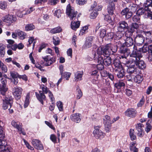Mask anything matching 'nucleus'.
I'll list each match as a JSON object with an SVG mask.
<instances>
[{
    "instance_id": "nucleus-45",
    "label": "nucleus",
    "mask_w": 152,
    "mask_h": 152,
    "mask_svg": "<svg viewBox=\"0 0 152 152\" xmlns=\"http://www.w3.org/2000/svg\"><path fill=\"white\" fill-rule=\"evenodd\" d=\"M83 74L82 73H80L79 72H77L75 74V80L76 81L82 80Z\"/></svg>"
},
{
    "instance_id": "nucleus-31",
    "label": "nucleus",
    "mask_w": 152,
    "mask_h": 152,
    "mask_svg": "<svg viewBox=\"0 0 152 152\" xmlns=\"http://www.w3.org/2000/svg\"><path fill=\"white\" fill-rule=\"evenodd\" d=\"M34 10V9L33 7H31L28 9H26L25 10L26 12L25 13H23V14H20V15L18 13V15L19 17L22 18L23 17V14L25 15L29 14L31 12H32Z\"/></svg>"
},
{
    "instance_id": "nucleus-16",
    "label": "nucleus",
    "mask_w": 152,
    "mask_h": 152,
    "mask_svg": "<svg viewBox=\"0 0 152 152\" xmlns=\"http://www.w3.org/2000/svg\"><path fill=\"white\" fill-rule=\"evenodd\" d=\"M32 144L34 148L38 150H42L43 149V145L40 141L36 139H33L32 141Z\"/></svg>"
},
{
    "instance_id": "nucleus-61",
    "label": "nucleus",
    "mask_w": 152,
    "mask_h": 152,
    "mask_svg": "<svg viewBox=\"0 0 152 152\" xmlns=\"http://www.w3.org/2000/svg\"><path fill=\"white\" fill-rule=\"evenodd\" d=\"M23 140L25 143V145L28 149L32 151H33L34 150V148L31 145H30L28 143L27 141H26L25 139H23Z\"/></svg>"
},
{
    "instance_id": "nucleus-23",
    "label": "nucleus",
    "mask_w": 152,
    "mask_h": 152,
    "mask_svg": "<svg viewBox=\"0 0 152 152\" xmlns=\"http://www.w3.org/2000/svg\"><path fill=\"white\" fill-rule=\"evenodd\" d=\"M115 9V4L114 3H108L107 8V10L108 13L110 14L111 15L113 14L114 11Z\"/></svg>"
},
{
    "instance_id": "nucleus-56",
    "label": "nucleus",
    "mask_w": 152,
    "mask_h": 152,
    "mask_svg": "<svg viewBox=\"0 0 152 152\" xmlns=\"http://www.w3.org/2000/svg\"><path fill=\"white\" fill-rule=\"evenodd\" d=\"M71 75V73L67 72H65L63 74L62 77H63L64 78H65L66 80H68Z\"/></svg>"
},
{
    "instance_id": "nucleus-9",
    "label": "nucleus",
    "mask_w": 152,
    "mask_h": 152,
    "mask_svg": "<svg viewBox=\"0 0 152 152\" xmlns=\"http://www.w3.org/2000/svg\"><path fill=\"white\" fill-rule=\"evenodd\" d=\"M145 38L144 44L147 45H152V36L151 31H145L144 32Z\"/></svg>"
},
{
    "instance_id": "nucleus-39",
    "label": "nucleus",
    "mask_w": 152,
    "mask_h": 152,
    "mask_svg": "<svg viewBox=\"0 0 152 152\" xmlns=\"http://www.w3.org/2000/svg\"><path fill=\"white\" fill-rule=\"evenodd\" d=\"M104 19L107 21L108 23H110L111 25H113L114 24V19L113 20L112 18L109 15H107L105 16Z\"/></svg>"
},
{
    "instance_id": "nucleus-43",
    "label": "nucleus",
    "mask_w": 152,
    "mask_h": 152,
    "mask_svg": "<svg viewBox=\"0 0 152 152\" xmlns=\"http://www.w3.org/2000/svg\"><path fill=\"white\" fill-rule=\"evenodd\" d=\"M62 29L60 27H58L52 29L50 31V32L52 34H56L59 33L61 31Z\"/></svg>"
},
{
    "instance_id": "nucleus-24",
    "label": "nucleus",
    "mask_w": 152,
    "mask_h": 152,
    "mask_svg": "<svg viewBox=\"0 0 152 152\" xmlns=\"http://www.w3.org/2000/svg\"><path fill=\"white\" fill-rule=\"evenodd\" d=\"M128 27V24L125 21H123L119 23V26L118 27V30L119 31L123 32L125 28H127Z\"/></svg>"
},
{
    "instance_id": "nucleus-13",
    "label": "nucleus",
    "mask_w": 152,
    "mask_h": 152,
    "mask_svg": "<svg viewBox=\"0 0 152 152\" xmlns=\"http://www.w3.org/2000/svg\"><path fill=\"white\" fill-rule=\"evenodd\" d=\"M3 21L9 23H11L15 22L16 18L11 15H7L3 17L2 18Z\"/></svg>"
},
{
    "instance_id": "nucleus-22",
    "label": "nucleus",
    "mask_w": 152,
    "mask_h": 152,
    "mask_svg": "<svg viewBox=\"0 0 152 152\" xmlns=\"http://www.w3.org/2000/svg\"><path fill=\"white\" fill-rule=\"evenodd\" d=\"M122 15H125V17L126 19L130 18L132 15V13L131 11H129V9L126 8L123 9L121 12Z\"/></svg>"
},
{
    "instance_id": "nucleus-36",
    "label": "nucleus",
    "mask_w": 152,
    "mask_h": 152,
    "mask_svg": "<svg viewBox=\"0 0 152 152\" xmlns=\"http://www.w3.org/2000/svg\"><path fill=\"white\" fill-rule=\"evenodd\" d=\"M35 28L34 26L32 24H28L26 25L25 27V30L28 31L34 30Z\"/></svg>"
},
{
    "instance_id": "nucleus-12",
    "label": "nucleus",
    "mask_w": 152,
    "mask_h": 152,
    "mask_svg": "<svg viewBox=\"0 0 152 152\" xmlns=\"http://www.w3.org/2000/svg\"><path fill=\"white\" fill-rule=\"evenodd\" d=\"M143 125L141 123L138 124L136 126V128L137 131V136L140 137H143L144 134L143 130Z\"/></svg>"
},
{
    "instance_id": "nucleus-30",
    "label": "nucleus",
    "mask_w": 152,
    "mask_h": 152,
    "mask_svg": "<svg viewBox=\"0 0 152 152\" xmlns=\"http://www.w3.org/2000/svg\"><path fill=\"white\" fill-rule=\"evenodd\" d=\"M111 63V59L110 57L107 56L106 57V58H104L103 63L105 66H109L110 65Z\"/></svg>"
},
{
    "instance_id": "nucleus-64",
    "label": "nucleus",
    "mask_w": 152,
    "mask_h": 152,
    "mask_svg": "<svg viewBox=\"0 0 152 152\" xmlns=\"http://www.w3.org/2000/svg\"><path fill=\"white\" fill-rule=\"evenodd\" d=\"M50 140L54 143H56L57 142V138L55 135L52 134L50 137Z\"/></svg>"
},
{
    "instance_id": "nucleus-41",
    "label": "nucleus",
    "mask_w": 152,
    "mask_h": 152,
    "mask_svg": "<svg viewBox=\"0 0 152 152\" xmlns=\"http://www.w3.org/2000/svg\"><path fill=\"white\" fill-rule=\"evenodd\" d=\"M93 58L94 60H97L98 64H103L104 59L103 57L102 56H98L96 57H95L94 56Z\"/></svg>"
},
{
    "instance_id": "nucleus-50",
    "label": "nucleus",
    "mask_w": 152,
    "mask_h": 152,
    "mask_svg": "<svg viewBox=\"0 0 152 152\" xmlns=\"http://www.w3.org/2000/svg\"><path fill=\"white\" fill-rule=\"evenodd\" d=\"M76 90L77 92V99H79L83 95V93L78 86H77L76 87Z\"/></svg>"
},
{
    "instance_id": "nucleus-57",
    "label": "nucleus",
    "mask_w": 152,
    "mask_h": 152,
    "mask_svg": "<svg viewBox=\"0 0 152 152\" xmlns=\"http://www.w3.org/2000/svg\"><path fill=\"white\" fill-rule=\"evenodd\" d=\"M28 44L29 45H31L32 43H33V46L34 47L35 45V44L36 42V40L34 39V37H30L28 40Z\"/></svg>"
},
{
    "instance_id": "nucleus-18",
    "label": "nucleus",
    "mask_w": 152,
    "mask_h": 152,
    "mask_svg": "<svg viewBox=\"0 0 152 152\" xmlns=\"http://www.w3.org/2000/svg\"><path fill=\"white\" fill-rule=\"evenodd\" d=\"M136 113L135 110L132 108L128 109L125 112V115L131 118L134 117Z\"/></svg>"
},
{
    "instance_id": "nucleus-7",
    "label": "nucleus",
    "mask_w": 152,
    "mask_h": 152,
    "mask_svg": "<svg viewBox=\"0 0 152 152\" xmlns=\"http://www.w3.org/2000/svg\"><path fill=\"white\" fill-rule=\"evenodd\" d=\"M66 13L72 20L75 19L77 15L76 12H75L74 10L72 8H71L69 5H68L67 7Z\"/></svg>"
},
{
    "instance_id": "nucleus-58",
    "label": "nucleus",
    "mask_w": 152,
    "mask_h": 152,
    "mask_svg": "<svg viewBox=\"0 0 152 152\" xmlns=\"http://www.w3.org/2000/svg\"><path fill=\"white\" fill-rule=\"evenodd\" d=\"M10 73V75L13 78H16L18 77L19 78V75L17 72L15 71H11Z\"/></svg>"
},
{
    "instance_id": "nucleus-33",
    "label": "nucleus",
    "mask_w": 152,
    "mask_h": 152,
    "mask_svg": "<svg viewBox=\"0 0 152 152\" xmlns=\"http://www.w3.org/2000/svg\"><path fill=\"white\" fill-rule=\"evenodd\" d=\"M80 25V22L79 21L76 22L72 21L71 23V27L72 28L75 30L77 28H79Z\"/></svg>"
},
{
    "instance_id": "nucleus-14",
    "label": "nucleus",
    "mask_w": 152,
    "mask_h": 152,
    "mask_svg": "<svg viewBox=\"0 0 152 152\" xmlns=\"http://www.w3.org/2000/svg\"><path fill=\"white\" fill-rule=\"evenodd\" d=\"M113 45L111 44H108L106 45L103 46V55L104 56L105 55H109L111 53V51L113 52L115 51L113 50L112 49Z\"/></svg>"
},
{
    "instance_id": "nucleus-53",
    "label": "nucleus",
    "mask_w": 152,
    "mask_h": 152,
    "mask_svg": "<svg viewBox=\"0 0 152 152\" xmlns=\"http://www.w3.org/2000/svg\"><path fill=\"white\" fill-rule=\"evenodd\" d=\"M56 105L60 111H62L63 110V105L62 102L60 101H58Z\"/></svg>"
},
{
    "instance_id": "nucleus-25",
    "label": "nucleus",
    "mask_w": 152,
    "mask_h": 152,
    "mask_svg": "<svg viewBox=\"0 0 152 152\" xmlns=\"http://www.w3.org/2000/svg\"><path fill=\"white\" fill-rule=\"evenodd\" d=\"M147 45H147L144 44V45L143 46L142 48L140 49V51H138L140 52V51H142L143 53H145L148 51V53H149V52H150L151 51V48H152V45H148V46H147ZM137 51H138L137 50Z\"/></svg>"
},
{
    "instance_id": "nucleus-37",
    "label": "nucleus",
    "mask_w": 152,
    "mask_h": 152,
    "mask_svg": "<svg viewBox=\"0 0 152 152\" xmlns=\"http://www.w3.org/2000/svg\"><path fill=\"white\" fill-rule=\"evenodd\" d=\"M11 124L13 126L16 128L18 131L21 132L22 131L21 127L19 126L18 122H16L15 120H13Z\"/></svg>"
},
{
    "instance_id": "nucleus-32",
    "label": "nucleus",
    "mask_w": 152,
    "mask_h": 152,
    "mask_svg": "<svg viewBox=\"0 0 152 152\" xmlns=\"http://www.w3.org/2000/svg\"><path fill=\"white\" fill-rule=\"evenodd\" d=\"M143 78L142 76L141 75H136L134 78V81L138 83H141L142 81Z\"/></svg>"
},
{
    "instance_id": "nucleus-6",
    "label": "nucleus",
    "mask_w": 152,
    "mask_h": 152,
    "mask_svg": "<svg viewBox=\"0 0 152 152\" xmlns=\"http://www.w3.org/2000/svg\"><path fill=\"white\" fill-rule=\"evenodd\" d=\"M99 128V126H95L93 134L96 138L101 139L104 137V134Z\"/></svg>"
},
{
    "instance_id": "nucleus-26",
    "label": "nucleus",
    "mask_w": 152,
    "mask_h": 152,
    "mask_svg": "<svg viewBox=\"0 0 152 152\" xmlns=\"http://www.w3.org/2000/svg\"><path fill=\"white\" fill-rule=\"evenodd\" d=\"M113 64L115 67V71L119 70L123 68L120 61L118 59L114 60Z\"/></svg>"
},
{
    "instance_id": "nucleus-8",
    "label": "nucleus",
    "mask_w": 152,
    "mask_h": 152,
    "mask_svg": "<svg viewBox=\"0 0 152 152\" xmlns=\"http://www.w3.org/2000/svg\"><path fill=\"white\" fill-rule=\"evenodd\" d=\"M23 89L18 86L14 87L12 90V93L15 98L17 100L20 98Z\"/></svg>"
},
{
    "instance_id": "nucleus-51",
    "label": "nucleus",
    "mask_w": 152,
    "mask_h": 152,
    "mask_svg": "<svg viewBox=\"0 0 152 152\" xmlns=\"http://www.w3.org/2000/svg\"><path fill=\"white\" fill-rule=\"evenodd\" d=\"M63 11L60 10H56L54 12V15L58 18L61 17V14L63 13Z\"/></svg>"
},
{
    "instance_id": "nucleus-46",
    "label": "nucleus",
    "mask_w": 152,
    "mask_h": 152,
    "mask_svg": "<svg viewBox=\"0 0 152 152\" xmlns=\"http://www.w3.org/2000/svg\"><path fill=\"white\" fill-rule=\"evenodd\" d=\"M30 93H28L26 98L25 100L24 104L25 108L28 105L29 102Z\"/></svg>"
},
{
    "instance_id": "nucleus-10",
    "label": "nucleus",
    "mask_w": 152,
    "mask_h": 152,
    "mask_svg": "<svg viewBox=\"0 0 152 152\" xmlns=\"http://www.w3.org/2000/svg\"><path fill=\"white\" fill-rule=\"evenodd\" d=\"M94 37L90 36L86 38L85 42L82 48L84 49H86L90 48L93 43Z\"/></svg>"
},
{
    "instance_id": "nucleus-11",
    "label": "nucleus",
    "mask_w": 152,
    "mask_h": 152,
    "mask_svg": "<svg viewBox=\"0 0 152 152\" xmlns=\"http://www.w3.org/2000/svg\"><path fill=\"white\" fill-rule=\"evenodd\" d=\"M1 81V84H0V91L2 95H5V93L8 90L6 86L7 80L5 79L2 78Z\"/></svg>"
},
{
    "instance_id": "nucleus-54",
    "label": "nucleus",
    "mask_w": 152,
    "mask_h": 152,
    "mask_svg": "<svg viewBox=\"0 0 152 152\" xmlns=\"http://www.w3.org/2000/svg\"><path fill=\"white\" fill-rule=\"evenodd\" d=\"M100 37L102 38H103L104 37H106V30L104 29H101L100 30Z\"/></svg>"
},
{
    "instance_id": "nucleus-5",
    "label": "nucleus",
    "mask_w": 152,
    "mask_h": 152,
    "mask_svg": "<svg viewBox=\"0 0 152 152\" xmlns=\"http://www.w3.org/2000/svg\"><path fill=\"white\" fill-rule=\"evenodd\" d=\"M12 102V99L11 96H5V99L3 100L2 106L4 110H6L9 107L10 108Z\"/></svg>"
},
{
    "instance_id": "nucleus-55",
    "label": "nucleus",
    "mask_w": 152,
    "mask_h": 152,
    "mask_svg": "<svg viewBox=\"0 0 152 152\" xmlns=\"http://www.w3.org/2000/svg\"><path fill=\"white\" fill-rule=\"evenodd\" d=\"M53 42L55 45H57L59 44L60 41L59 38L56 36H54L53 37Z\"/></svg>"
},
{
    "instance_id": "nucleus-62",
    "label": "nucleus",
    "mask_w": 152,
    "mask_h": 152,
    "mask_svg": "<svg viewBox=\"0 0 152 152\" xmlns=\"http://www.w3.org/2000/svg\"><path fill=\"white\" fill-rule=\"evenodd\" d=\"M114 37L113 33L112 32H110L107 33L106 35V38L108 40H110L112 39Z\"/></svg>"
},
{
    "instance_id": "nucleus-21",
    "label": "nucleus",
    "mask_w": 152,
    "mask_h": 152,
    "mask_svg": "<svg viewBox=\"0 0 152 152\" xmlns=\"http://www.w3.org/2000/svg\"><path fill=\"white\" fill-rule=\"evenodd\" d=\"M70 119L72 121L79 123L81 121V115L79 113H74L70 116Z\"/></svg>"
},
{
    "instance_id": "nucleus-3",
    "label": "nucleus",
    "mask_w": 152,
    "mask_h": 152,
    "mask_svg": "<svg viewBox=\"0 0 152 152\" xmlns=\"http://www.w3.org/2000/svg\"><path fill=\"white\" fill-rule=\"evenodd\" d=\"M103 124L105 126V130L106 132H109L110 129L112 124L110 117L108 115H105L103 118Z\"/></svg>"
},
{
    "instance_id": "nucleus-1",
    "label": "nucleus",
    "mask_w": 152,
    "mask_h": 152,
    "mask_svg": "<svg viewBox=\"0 0 152 152\" xmlns=\"http://www.w3.org/2000/svg\"><path fill=\"white\" fill-rule=\"evenodd\" d=\"M133 48L134 50L130 55V57L132 58L130 59V61L134 62L140 69H145L146 66L145 64L143 61L140 60V58L142 57V54L140 52L137 51V48L136 46H134Z\"/></svg>"
},
{
    "instance_id": "nucleus-60",
    "label": "nucleus",
    "mask_w": 152,
    "mask_h": 152,
    "mask_svg": "<svg viewBox=\"0 0 152 152\" xmlns=\"http://www.w3.org/2000/svg\"><path fill=\"white\" fill-rule=\"evenodd\" d=\"M98 15L97 12L93 10V11L91 14L90 18L91 19H94L96 18Z\"/></svg>"
},
{
    "instance_id": "nucleus-4",
    "label": "nucleus",
    "mask_w": 152,
    "mask_h": 152,
    "mask_svg": "<svg viewBox=\"0 0 152 152\" xmlns=\"http://www.w3.org/2000/svg\"><path fill=\"white\" fill-rule=\"evenodd\" d=\"M145 31L140 30H137L136 32V34L135 39L140 44H142L144 43L145 38L142 35V34H145Z\"/></svg>"
},
{
    "instance_id": "nucleus-49",
    "label": "nucleus",
    "mask_w": 152,
    "mask_h": 152,
    "mask_svg": "<svg viewBox=\"0 0 152 152\" xmlns=\"http://www.w3.org/2000/svg\"><path fill=\"white\" fill-rule=\"evenodd\" d=\"M137 144L135 142H133L130 143L129 146V149L131 151L135 150V149H137L136 148Z\"/></svg>"
},
{
    "instance_id": "nucleus-59",
    "label": "nucleus",
    "mask_w": 152,
    "mask_h": 152,
    "mask_svg": "<svg viewBox=\"0 0 152 152\" xmlns=\"http://www.w3.org/2000/svg\"><path fill=\"white\" fill-rule=\"evenodd\" d=\"M123 36V34L122 32L119 31L117 32L115 35L114 36V37L115 36V39L118 40L120 39Z\"/></svg>"
},
{
    "instance_id": "nucleus-20",
    "label": "nucleus",
    "mask_w": 152,
    "mask_h": 152,
    "mask_svg": "<svg viewBox=\"0 0 152 152\" xmlns=\"http://www.w3.org/2000/svg\"><path fill=\"white\" fill-rule=\"evenodd\" d=\"M151 7L150 6L149 7H145L144 9L140 8L137 11L136 13L137 15H141L146 12H151L152 11V8L151 9Z\"/></svg>"
},
{
    "instance_id": "nucleus-19",
    "label": "nucleus",
    "mask_w": 152,
    "mask_h": 152,
    "mask_svg": "<svg viewBox=\"0 0 152 152\" xmlns=\"http://www.w3.org/2000/svg\"><path fill=\"white\" fill-rule=\"evenodd\" d=\"M35 94L38 100L42 104H43V101L45 100L46 99V97L42 91H39V94H38L37 92H36Z\"/></svg>"
},
{
    "instance_id": "nucleus-17",
    "label": "nucleus",
    "mask_w": 152,
    "mask_h": 152,
    "mask_svg": "<svg viewBox=\"0 0 152 152\" xmlns=\"http://www.w3.org/2000/svg\"><path fill=\"white\" fill-rule=\"evenodd\" d=\"M42 59L44 60L45 62H46L47 66H49L53 63L55 62L56 58L54 57L51 58H50L49 56H46L42 57Z\"/></svg>"
},
{
    "instance_id": "nucleus-48",
    "label": "nucleus",
    "mask_w": 152,
    "mask_h": 152,
    "mask_svg": "<svg viewBox=\"0 0 152 152\" xmlns=\"http://www.w3.org/2000/svg\"><path fill=\"white\" fill-rule=\"evenodd\" d=\"M18 35L21 39L23 40L26 37V34L24 32L22 31H19L18 33Z\"/></svg>"
},
{
    "instance_id": "nucleus-2",
    "label": "nucleus",
    "mask_w": 152,
    "mask_h": 152,
    "mask_svg": "<svg viewBox=\"0 0 152 152\" xmlns=\"http://www.w3.org/2000/svg\"><path fill=\"white\" fill-rule=\"evenodd\" d=\"M125 37L126 38H124V39L125 41L124 43L122 44L120 42H119L116 45L118 47L121 48L122 47H124L125 46L129 47L133 45L134 43L133 39L130 37H127L126 36V34L125 35Z\"/></svg>"
},
{
    "instance_id": "nucleus-35",
    "label": "nucleus",
    "mask_w": 152,
    "mask_h": 152,
    "mask_svg": "<svg viewBox=\"0 0 152 152\" xmlns=\"http://www.w3.org/2000/svg\"><path fill=\"white\" fill-rule=\"evenodd\" d=\"M115 87L117 89H120L122 87L125 86V83L122 80H120L115 84Z\"/></svg>"
},
{
    "instance_id": "nucleus-52",
    "label": "nucleus",
    "mask_w": 152,
    "mask_h": 152,
    "mask_svg": "<svg viewBox=\"0 0 152 152\" xmlns=\"http://www.w3.org/2000/svg\"><path fill=\"white\" fill-rule=\"evenodd\" d=\"M152 129V126L148 122H147L146 124V126L145 129V131L147 133H148L151 131Z\"/></svg>"
},
{
    "instance_id": "nucleus-29",
    "label": "nucleus",
    "mask_w": 152,
    "mask_h": 152,
    "mask_svg": "<svg viewBox=\"0 0 152 152\" xmlns=\"http://www.w3.org/2000/svg\"><path fill=\"white\" fill-rule=\"evenodd\" d=\"M115 73L117 74V77L120 78H122L125 75L124 71L123 68L119 70L115 71Z\"/></svg>"
},
{
    "instance_id": "nucleus-34",
    "label": "nucleus",
    "mask_w": 152,
    "mask_h": 152,
    "mask_svg": "<svg viewBox=\"0 0 152 152\" xmlns=\"http://www.w3.org/2000/svg\"><path fill=\"white\" fill-rule=\"evenodd\" d=\"M88 25H86L83 27L80 30L79 35H82L87 33L88 31Z\"/></svg>"
},
{
    "instance_id": "nucleus-44",
    "label": "nucleus",
    "mask_w": 152,
    "mask_h": 152,
    "mask_svg": "<svg viewBox=\"0 0 152 152\" xmlns=\"http://www.w3.org/2000/svg\"><path fill=\"white\" fill-rule=\"evenodd\" d=\"M134 66H131L128 68L127 71L130 73H134L136 74L137 73V69L134 67Z\"/></svg>"
},
{
    "instance_id": "nucleus-47",
    "label": "nucleus",
    "mask_w": 152,
    "mask_h": 152,
    "mask_svg": "<svg viewBox=\"0 0 152 152\" xmlns=\"http://www.w3.org/2000/svg\"><path fill=\"white\" fill-rule=\"evenodd\" d=\"M129 10H130L133 12H134L137 8V6L133 3H130L129 4Z\"/></svg>"
},
{
    "instance_id": "nucleus-63",
    "label": "nucleus",
    "mask_w": 152,
    "mask_h": 152,
    "mask_svg": "<svg viewBox=\"0 0 152 152\" xmlns=\"http://www.w3.org/2000/svg\"><path fill=\"white\" fill-rule=\"evenodd\" d=\"M7 4L6 2L1 1L0 2V8L2 9H4L6 8Z\"/></svg>"
},
{
    "instance_id": "nucleus-38",
    "label": "nucleus",
    "mask_w": 152,
    "mask_h": 152,
    "mask_svg": "<svg viewBox=\"0 0 152 152\" xmlns=\"http://www.w3.org/2000/svg\"><path fill=\"white\" fill-rule=\"evenodd\" d=\"M129 135L132 140H134L136 139V136L134 134V131L133 129H131L129 131Z\"/></svg>"
},
{
    "instance_id": "nucleus-15",
    "label": "nucleus",
    "mask_w": 152,
    "mask_h": 152,
    "mask_svg": "<svg viewBox=\"0 0 152 152\" xmlns=\"http://www.w3.org/2000/svg\"><path fill=\"white\" fill-rule=\"evenodd\" d=\"M43 91L45 94L48 93V96L49 97L51 101L53 102L54 101V98L53 96V95L51 92L48 89L47 87L44 85H41L40 86Z\"/></svg>"
},
{
    "instance_id": "nucleus-27",
    "label": "nucleus",
    "mask_w": 152,
    "mask_h": 152,
    "mask_svg": "<svg viewBox=\"0 0 152 152\" xmlns=\"http://www.w3.org/2000/svg\"><path fill=\"white\" fill-rule=\"evenodd\" d=\"M103 55V47L100 46L98 48L97 50V51L94 54L93 56H94V57L96 58L97 56Z\"/></svg>"
},
{
    "instance_id": "nucleus-40",
    "label": "nucleus",
    "mask_w": 152,
    "mask_h": 152,
    "mask_svg": "<svg viewBox=\"0 0 152 152\" xmlns=\"http://www.w3.org/2000/svg\"><path fill=\"white\" fill-rule=\"evenodd\" d=\"M5 46L4 45L0 44V56L3 57L5 53Z\"/></svg>"
},
{
    "instance_id": "nucleus-42",
    "label": "nucleus",
    "mask_w": 152,
    "mask_h": 152,
    "mask_svg": "<svg viewBox=\"0 0 152 152\" xmlns=\"http://www.w3.org/2000/svg\"><path fill=\"white\" fill-rule=\"evenodd\" d=\"M0 68L3 72L4 73L7 72V68L6 66L0 60Z\"/></svg>"
},
{
    "instance_id": "nucleus-28",
    "label": "nucleus",
    "mask_w": 152,
    "mask_h": 152,
    "mask_svg": "<svg viewBox=\"0 0 152 152\" xmlns=\"http://www.w3.org/2000/svg\"><path fill=\"white\" fill-rule=\"evenodd\" d=\"M102 6L101 5H97L96 2H94L93 4L91 6V9L92 10H94L96 11L100 10H102Z\"/></svg>"
}]
</instances>
